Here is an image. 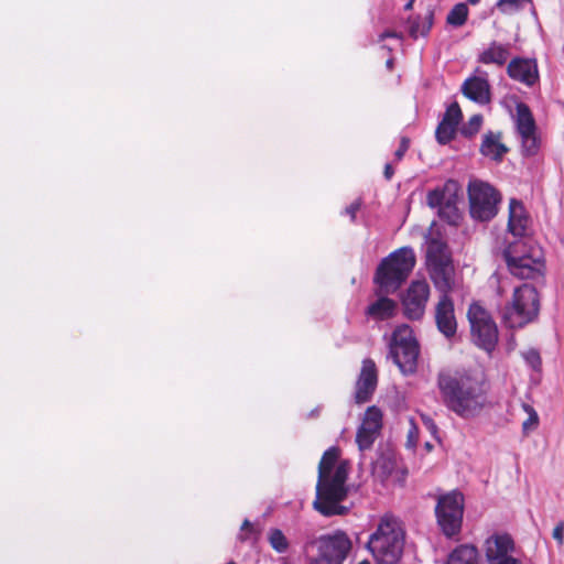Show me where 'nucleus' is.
Segmentation results:
<instances>
[{"instance_id":"nucleus-1","label":"nucleus","mask_w":564,"mask_h":564,"mask_svg":"<svg viewBox=\"0 0 564 564\" xmlns=\"http://www.w3.org/2000/svg\"><path fill=\"white\" fill-rule=\"evenodd\" d=\"M339 449L329 447L322 456L318 465L316 497L313 507L324 517L344 516L348 508L340 502L346 499L348 488V463L338 462Z\"/></svg>"},{"instance_id":"nucleus-2","label":"nucleus","mask_w":564,"mask_h":564,"mask_svg":"<svg viewBox=\"0 0 564 564\" xmlns=\"http://www.w3.org/2000/svg\"><path fill=\"white\" fill-rule=\"evenodd\" d=\"M437 387L446 408L460 417H474L485 405L484 381L476 372L442 371Z\"/></svg>"},{"instance_id":"nucleus-3","label":"nucleus","mask_w":564,"mask_h":564,"mask_svg":"<svg viewBox=\"0 0 564 564\" xmlns=\"http://www.w3.org/2000/svg\"><path fill=\"white\" fill-rule=\"evenodd\" d=\"M415 263L416 257L411 247H401L384 257L373 273L375 294H394L399 291Z\"/></svg>"},{"instance_id":"nucleus-4","label":"nucleus","mask_w":564,"mask_h":564,"mask_svg":"<svg viewBox=\"0 0 564 564\" xmlns=\"http://www.w3.org/2000/svg\"><path fill=\"white\" fill-rule=\"evenodd\" d=\"M405 540L404 529L398 518L384 514L366 544L377 564H397L401 558Z\"/></svg>"},{"instance_id":"nucleus-5","label":"nucleus","mask_w":564,"mask_h":564,"mask_svg":"<svg viewBox=\"0 0 564 564\" xmlns=\"http://www.w3.org/2000/svg\"><path fill=\"white\" fill-rule=\"evenodd\" d=\"M510 273L519 279L542 280L545 271L544 254L532 239L521 238L503 250Z\"/></svg>"},{"instance_id":"nucleus-6","label":"nucleus","mask_w":564,"mask_h":564,"mask_svg":"<svg viewBox=\"0 0 564 564\" xmlns=\"http://www.w3.org/2000/svg\"><path fill=\"white\" fill-rule=\"evenodd\" d=\"M346 532L336 530L306 541L303 552L308 564H343L351 550Z\"/></svg>"},{"instance_id":"nucleus-7","label":"nucleus","mask_w":564,"mask_h":564,"mask_svg":"<svg viewBox=\"0 0 564 564\" xmlns=\"http://www.w3.org/2000/svg\"><path fill=\"white\" fill-rule=\"evenodd\" d=\"M426 265L430 278L441 292H449L454 283V264L448 246L437 239L427 245Z\"/></svg>"},{"instance_id":"nucleus-8","label":"nucleus","mask_w":564,"mask_h":564,"mask_svg":"<svg viewBox=\"0 0 564 564\" xmlns=\"http://www.w3.org/2000/svg\"><path fill=\"white\" fill-rule=\"evenodd\" d=\"M389 347L393 362L403 375H412L416 371L420 348L408 325L402 324L395 328Z\"/></svg>"},{"instance_id":"nucleus-9","label":"nucleus","mask_w":564,"mask_h":564,"mask_svg":"<svg viewBox=\"0 0 564 564\" xmlns=\"http://www.w3.org/2000/svg\"><path fill=\"white\" fill-rule=\"evenodd\" d=\"M468 199L470 216L488 221L497 215L501 195L490 184L476 180L468 184Z\"/></svg>"},{"instance_id":"nucleus-10","label":"nucleus","mask_w":564,"mask_h":564,"mask_svg":"<svg viewBox=\"0 0 564 564\" xmlns=\"http://www.w3.org/2000/svg\"><path fill=\"white\" fill-rule=\"evenodd\" d=\"M437 523L443 533L452 538L460 531L464 513V497L458 491H452L438 498L435 508Z\"/></svg>"},{"instance_id":"nucleus-11","label":"nucleus","mask_w":564,"mask_h":564,"mask_svg":"<svg viewBox=\"0 0 564 564\" xmlns=\"http://www.w3.org/2000/svg\"><path fill=\"white\" fill-rule=\"evenodd\" d=\"M517 130L521 137L522 152L527 156L535 155L540 149L536 124L530 108L525 104L517 106Z\"/></svg>"},{"instance_id":"nucleus-12","label":"nucleus","mask_w":564,"mask_h":564,"mask_svg":"<svg viewBox=\"0 0 564 564\" xmlns=\"http://www.w3.org/2000/svg\"><path fill=\"white\" fill-rule=\"evenodd\" d=\"M430 297V285L425 280H414L402 296L405 317H422Z\"/></svg>"},{"instance_id":"nucleus-13","label":"nucleus","mask_w":564,"mask_h":564,"mask_svg":"<svg viewBox=\"0 0 564 564\" xmlns=\"http://www.w3.org/2000/svg\"><path fill=\"white\" fill-rule=\"evenodd\" d=\"M513 550V541L508 534H496L485 542V554L488 564H522L510 555Z\"/></svg>"},{"instance_id":"nucleus-14","label":"nucleus","mask_w":564,"mask_h":564,"mask_svg":"<svg viewBox=\"0 0 564 564\" xmlns=\"http://www.w3.org/2000/svg\"><path fill=\"white\" fill-rule=\"evenodd\" d=\"M511 305L514 313L522 317H538L540 296L536 289L529 283L514 289Z\"/></svg>"},{"instance_id":"nucleus-15","label":"nucleus","mask_w":564,"mask_h":564,"mask_svg":"<svg viewBox=\"0 0 564 564\" xmlns=\"http://www.w3.org/2000/svg\"><path fill=\"white\" fill-rule=\"evenodd\" d=\"M378 383L377 367L371 359L362 361L361 370L356 382L355 401L366 403L370 401Z\"/></svg>"},{"instance_id":"nucleus-16","label":"nucleus","mask_w":564,"mask_h":564,"mask_svg":"<svg viewBox=\"0 0 564 564\" xmlns=\"http://www.w3.org/2000/svg\"><path fill=\"white\" fill-rule=\"evenodd\" d=\"M474 343L490 352L498 341V328L494 319H469Z\"/></svg>"},{"instance_id":"nucleus-17","label":"nucleus","mask_w":564,"mask_h":564,"mask_svg":"<svg viewBox=\"0 0 564 564\" xmlns=\"http://www.w3.org/2000/svg\"><path fill=\"white\" fill-rule=\"evenodd\" d=\"M508 76L529 87L539 80V69L534 59L514 57L507 66Z\"/></svg>"},{"instance_id":"nucleus-18","label":"nucleus","mask_w":564,"mask_h":564,"mask_svg":"<svg viewBox=\"0 0 564 564\" xmlns=\"http://www.w3.org/2000/svg\"><path fill=\"white\" fill-rule=\"evenodd\" d=\"M531 225V218L521 200L511 198L509 202L508 230L512 236L524 238Z\"/></svg>"},{"instance_id":"nucleus-19","label":"nucleus","mask_w":564,"mask_h":564,"mask_svg":"<svg viewBox=\"0 0 564 564\" xmlns=\"http://www.w3.org/2000/svg\"><path fill=\"white\" fill-rule=\"evenodd\" d=\"M458 192V183L453 180H448L443 186L429 192L426 197L427 205L432 208H441L442 206L457 202Z\"/></svg>"},{"instance_id":"nucleus-20","label":"nucleus","mask_w":564,"mask_h":564,"mask_svg":"<svg viewBox=\"0 0 564 564\" xmlns=\"http://www.w3.org/2000/svg\"><path fill=\"white\" fill-rule=\"evenodd\" d=\"M463 94L470 100L485 105L490 101V85L481 77L466 79L462 87Z\"/></svg>"},{"instance_id":"nucleus-21","label":"nucleus","mask_w":564,"mask_h":564,"mask_svg":"<svg viewBox=\"0 0 564 564\" xmlns=\"http://www.w3.org/2000/svg\"><path fill=\"white\" fill-rule=\"evenodd\" d=\"M509 47V44L492 41L489 46L478 55L477 61L485 65L495 64L501 67L507 63L510 56Z\"/></svg>"},{"instance_id":"nucleus-22","label":"nucleus","mask_w":564,"mask_h":564,"mask_svg":"<svg viewBox=\"0 0 564 564\" xmlns=\"http://www.w3.org/2000/svg\"><path fill=\"white\" fill-rule=\"evenodd\" d=\"M500 132L488 131L485 133L479 149L480 153L496 162H501L503 155L508 152V148L500 142Z\"/></svg>"},{"instance_id":"nucleus-23","label":"nucleus","mask_w":564,"mask_h":564,"mask_svg":"<svg viewBox=\"0 0 564 564\" xmlns=\"http://www.w3.org/2000/svg\"><path fill=\"white\" fill-rule=\"evenodd\" d=\"M397 467L395 457L390 452L380 453L372 463V475L381 482H384Z\"/></svg>"},{"instance_id":"nucleus-24","label":"nucleus","mask_w":564,"mask_h":564,"mask_svg":"<svg viewBox=\"0 0 564 564\" xmlns=\"http://www.w3.org/2000/svg\"><path fill=\"white\" fill-rule=\"evenodd\" d=\"M434 20L433 11H429L424 17H413L408 20L409 23V35L413 40H417L419 36H426L432 29Z\"/></svg>"},{"instance_id":"nucleus-25","label":"nucleus","mask_w":564,"mask_h":564,"mask_svg":"<svg viewBox=\"0 0 564 564\" xmlns=\"http://www.w3.org/2000/svg\"><path fill=\"white\" fill-rule=\"evenodd\" d=\"M446 564H479L478 550L469 544L459 545L448 555Z\"/></svg>"},{"instance_id":"nucleus-26","label":"nucleus","mask_w":564,"mask_h":564,"mask_svg":"<svg viewBox=\"0 0 564 564\" xmlns=\"http://www.w3.org/2000/svg\"><path fill=\"white\" fill-rule=\"evenodd\" d=\"M378 299L367 308V314L372 317L391 316L397 307V302L389 297L390 294H376Z\"/></svg>"},{"instance_id":"nucleus-27","label":"nucleus","mask_w":564,"mask_h":564,"mask_svg":"<svg viewBox=\"0 0 564 564\" xmlns=\"http://www.w3.org/2000/svg\"><path fill=\"white\" fill-rule=\"evenodd\" d=\"M468 12L469 10L466 3H457L448 12L446 22L453 26H462L467 21Z\"/></svg>"},{"instance_id":"nucleus-28","label":"nucleus","mask_w":564,"mask_h":564,"mask_svg":"<svg viewBox=\"0 0 564 564\" xmlns=\"http://www.w3.org/2000/svg\"><path fill=\"white\" fill-rule=\"evenodd\" d=\"M268 542L271 547L278 553H285L289 549V540L284 533L276 528H272L268 532Z\"/></svg>"},{"instance_id":"nucleus-29","label":"nucleus","mask_w":564,"mask_h":564,"mask_svg":"<svg viewBox=\"0 0 564 564\" xmlns=\"http://www.w3.org/2000/svg\"><path fill=\"white\" fill-rule=\"evenodd\" d=\"M382 423V413L376 406H370L367 409L364 421L361 423L362 426L368 429V431H373L376 433L381 429Z\"/></svg>"},{"instance_id":"nucleus-30","label":"nucleus","mask_w":564,"mask_h":564,"mask_svg":"<svg viewBox=\"0 0 564 564\" xmlns=\"http://www.w3.org/2000/svg\"><path fill=\"white\" fill-rule=\"evenodd\" d=\"M438 216L449 225L457 226L462 219L457 202H453L438 208Z\"/></svg>"},{"instance_id":"nucleus-31","label":"nucleus","mask_w":564,"mask_h":564,"mask_svg":"<svg viewBox=\"0 0 564 564\" xmlns=\"http://www.w3.org/2000/svg\"><path fill=\"white\" fill-rule=\"evenodd\" d=\"M456 130V126L441 121L436 127L435 138L440 144H447L455 138Z\"/></svg>"},{"instance_id":"nucleus-32","label":"nucleus","mask_w":564,"mask_h":564,"mask_svg":"<svg viewBox=\"0 0 564 564\" xmlns=\"http://www.w3.org/2000/svg\"><path fill=\"white\" fill-rule=\"evenodd\" d=\"M435 310V317H454V303L448 292H442Z\"/></svg>"},{"instance_id":"nucleus-33","label":"nucleus","mask_w":564,"mask_h":564,"mask_svg":"<svg viewBox=\"0 0 564 564\" xmlns=\"http://www.w3.org/2000/svg\"><path fill=\"white\" fill-rule=\"evenodd\" d=\"M484 118L481 115H473L469 120L462 127L460 133L464 137L471 138L477 134L482 126Z\"/></svg>"},{"instance_id":"nucleus-34","label":"nucleus","mask_w":564,"mask_h":564,"mask_svg":"<svg viewBox=\"0 0 564 564\" xmlns=\"http://www.w3.org/2000/svg\"><path fill=\"white\" fill-rule=\"evenodd\" d=\"M525 364L535 372L541 373L542 371V359L540 352L535 348H530L521 352Z\"/></svg>"},{"instance_id":"nucleus-35","label":"nucleus","mask_w":564,"mask_h":564,"mask_svg":"<svg viewBox=\"0 0 564 564\" xmlns=\"http://www.w3.org/2000/svg\"><path fill=\"white\" fill-rule=\"evenodd\" d=\"M377 433L368 431L365 426L360 425L356 435V442L361 451L370 448L375 442Z\"/></svg>"},{"instance_id":"nucleus-36","label":"nucleus","mask_w":564,"mask_h":564,"mask_svg":"<svg viewBox=\"0 0 564 564\" xmlns=\"http://www.w3.org/2000/svg\"><path fill=\"white\" fill-rule=\"evenodd\" d=\"M524 412L528 414V419L522 423V431L527 434L533 431L539 425V415L534 408L530 404L524 403L522 405Z\"/></svg>"},{"instance_id":"nucleus-37","label":"nucleus","mask_w":564,"mask_h":564,"mask_svg":"<svg viewBox=\"0 0 564 564\" xmlns=\"http://www.w3.org/2000/svg\"><path fill=\"white\" fill-rule=\"evenodd\" d=\"M462 117L460 107L458 102L455 101L447 107L442 121L458 127Z\"/></svg>"},{"instance_id":"nucleus-38","label":"nucleus","mask_w":564,"mask_h":564,"mask_svg":"<svg viewBox=\"0 0 564 564\" xmlns=\"http://www.w3.org/2000/svg\"><path fill=\"white\" fill-rule=\"evenodd\" d=\"M524 2H532V0H498L497 8L503 14L516 12L522 8Z\"/></svg>"},{"instance_id":"nucleus-39","label":"nucleus","mask_w":564,"mask_h":564,"mask_svg":"<svg viewBox=\"0 0 564 564\" xmlns=\"http://www.w3.org/2000/svg\"><path fill=\"white\" fill-rule=\"evenodd\" d=\"M437 328L441 333H443L447 338L455 335L457 329L456 319H435Z\"/></svg>"},{"instance_id":"nucleus-40","label":"nucleus","mask_w":564,"mask_h":564,"mask_svg":"<svg viewBox=\"0 0 564 564\" xmlns=\"http://www.w3.org/2000/svg\"><path fill=\"white\" fill-rule=\"evenodd\" d=\"M467 317H488V316H487V312H486L485 307L480 303L475 302V303L470 304L468 312H467Z\"/></svg>"},{"instance_id":"nucleus-41","label":"nucleus","mask_w":564,"mask_h":564,"mask_svg":"<svg viewBox=\"0 0 564 564\" xmlns=\"http://www.w3.org/2000/svg\"><path fill=\"white\" fill-rule=\"evenodd\" d=\"M409 148H410V139L406 137H402L400 140L399 148L394 152L395 159L398 161H401L403 159L404 154L406 153V151L409 150Z\"/></svg>"},{"instance_id":"nucleus-42","label":"nucleus","mask_w":564,"mask_h":564,"mask_svg":"<svg viewBox=\"0 0 564 564\" xmlns=\"http://www.w3.org/2000/svg\"><path fill=\"white\" fill-rule=\"evenodd\" d=\"M410 425H411V427L408 433V438H409V442L412 444V446H414L416 444L417 437H419V427L415 424L413 419H410Z\"/></svg>"},{"instance_id":"nucleus-43","label":"nucleus","mask_w":564,"mask_h":564,"mask_svg":"<svg viewBox=\"0 0 564 564\" xmlns=\"http://www.w3.org/2000/svg\"><path fill=\"white\" fill-rule=\"evenodd\" d=\"M361 207L360 200H356L346 207L345 213L350 217L351 221H355L356 215Z\"/></svg>"},{"instance_id":"nucleus-44","label":"nucleus","mask_w":564,"mask_h":564,"mask_svg":"<svg viewBox=\"0 0 564 564\" xmlns=\"http://www.w3.org/2000/svg\"><path fill=\"white\" fill-rule=\"evenodd\" d=\"M421 419L424 426L431 432V434L435 435L437 433V425L435 424L434 420L425 414H422Z\"/></svg>"},{"instance_id":"nucleus-45","label":"nucleus","mask_w":564,"mask_h":564,"mask_svg":"<svg viewBox=\"0 0 564 564\" xmlns=\"http://www.w3.org/2000/svg\"><path fill=\"white\" fill-rule=\"evenodd\" d=\"M552 536L557 541L558 544L563 543L564 540V523L560 522L555 525L552 532Z\"/></svg>"},{"instance_id":"nucleus-46","label":"nucleus","mask_w":564,"mask_h":564,"mask_svg":"<svg viewBox=\"0 0 564 564\" xmlns=\"http://www.w3.org/2000/svg\"><path fill=\"white\" fill-rule=\"evenodd\" d=\"M398 39V40H403V35L402 33H399V32H395V31H390V30H387L384 32H382L380 35H379V41L382 42L384 41L386 39Z\"/></svg>"},{"instance_id":"nucleus-47","label":"nucleus","mask_w":564,"mask_h":564,"mask_svg":"<svg viewBox=\"0 0 564 564\" xmlns=\"http://www.w3.org/2000/svg\"><path fill=\"white\" fill-rule=\"evenodd\" d=\"M393 174H394V170H393L392 165L390 163H387L384 165V170H383L384 177L389 181L392 178Z\"/></svg>"},{"instance_id":"nucleus-48","label":"nucleus","mask_w":564,"mask_h":564,"mask_svg":"<svg viewBox=\"0 0 564 564\" xmlns=\"http://www.w3.org/2000/svg\"><path fill=\"white\" fill-rule=\"evenodd\" d=\"M247 529H251V523L249 522V520H245L241 525V531H245Z\"/></svg>"},{"instance_id":"nucleus-49","label":"nucleus","mask_w":564,"mask_h":564,"mask_svg":"<svg viewBox=\"0 0 564 564\" xmlns=\"http://www.w3.org/2000/svg\"><path fill=\"white\" fill-rule=\"evenodd\" d=\"M414 1H415V0H409V1H408V3L404 6V9H405V10H410V9H412Z\"/></svg>"},{"instance_id":"nucleus-50","label":"nucleus","mask_w":564,"mask_h":564,"mask_svg":"<svg viewBox=\"0 0 564 564\" xmlns=\"http://www.w3.org/2000/svg\"><path fill=\"white\" fill-rule=\"evenodd\" d=\"M468 3H470L471 6H476L480 2V0H467Z\"/></svg>"},{"instance_id":"nucleus-51","label":"nucleus","mask_w":564,"mask_h":564,"mask_svg":"<svg viewBox=\"0 0 564 564\" xmlns=\"http://www.w3.org/2000/svg\"><path fill=\"white\" fill-rule=\"evenodd\" d=\"M358 564H370V562L368 560H364V561L359 562Z\"/></svg>"}]
</instances>
